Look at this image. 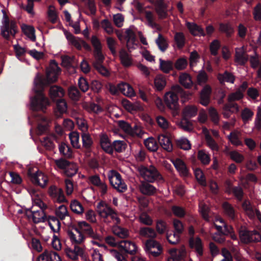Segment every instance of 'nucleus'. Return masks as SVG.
I'll list each match as a JSON object with an SVG mask.
<instances>
[{
  "label": "nucleus",
  "instance_id": "29",
  "mask_svg": "<svg viewBox=\"0 0 261 261\" xmlns=\"http://www.w3.org/2000/svg\"><path fill=\"white\" fill-rule=\"evenodd\" d=\"M160 69L165 73H169L171 71L174 69V64L170 60H164L162 59H159Z\"/></svg>",
  "mask_w": 261,
  "mask_h": 261
},
{
  "label": "nucleus",
  "instance_id": "49",
  "mask_svg": "<svg viewBox=\"0 0 261 261\" xmlns=\"http://www.w3.org/2000/svg\"><path fill=\"white\" fill-rule=\"evenodd\" d=\"M174 40L178 48H182L185 44V37L181 32H177L175 34Z\"/></svg>",
  "mask_w": 261,
  "mask_h": 261
},
{
  "label": "nucleus",
  "instance_id": "41",
  "mask_svg": "<svg viewBox=\"0 0 261 261\" xmlns=\"http://www.w3.org/2000/svg\"><path fill=\"white\" fill-rule=\"evenodd\" d=\"M57 137L55 135L51 137H46L42 141L43 145L48 150H53L55 148V145L53 143V140H57Z\"/></svg>",
  "mask_w": 261,
  "mask_h": 261
},
{
  "label": "nucleus",
  "instance_id": "25",
  "mask_svg": "<svg viewBox=\"0 0 261 261\" xmlns=\"http://www.w3.org/2000/svg\"><path fill=\"white\" fill-rule=\"evenodd\" d=\"M139 234L141 237L149 238V239H154L157 234L155 230L149 227H141L139 231Z\"/></svg>",
  "mask_w": 261,
  "mask_h": 261
},
{
  "label": "nucleus",
  "instance_id": "20",
  "mask_svg": "<svg viewBox=\"0 0 261 261\" xmlns=\"http://www.w3.org/2000/svg\"><path fill=\"white\" fill-rule=\"evenodd\" d=\"M100 145L101 148L103 151H105V152L110 154H113L112 148L111 147L112 146V143H111L110 139L106 134H102L100 135Z\"/></svg>",
  "mask_w": 261,
  "mask_h": 261
},
{
  "label": "nucleus",
  "instance_id": "45",
  "mask_svg": "<svg viewBox=\"0 0 261 261\" xmlns=\"http://www.w3.org/2000/svg\"><path fill=\"white\" fill-rule=\"evenodd\" d=\"M194 174L198 183L201 186H205L206 182L204 174L202 170L198 168H196L194 170Z\"/></svg>",
  "mask_w": 261,
  "mask_h": 261
},
{
  "label": "nucleus",
  "instance_id": "53",
  "mask_svg": "<svg viewBox=\"0 0 261 261\" xmlns=\"http://www.w3.org/2000/svg\"><path fill=\"white\" fill-rule=\"evenodd\" d=\"M69 138L70 140L71 144L73 147L80 148L81 147L79 144V134L76 132L71 133L69 135Z\"/></svg>",
  "mask_w": 261,
  "mask_h": 261
},
{
  "label": "nucleus",
  "instance_id": "59",
  "mask_svg": "<svg viewBox=\"0 0 261 261\" xmlns=\"http://www.w3.org/2000/svg\"><path fill=\"white\" fill-rule=\"evenodd\" d=\"M253 115V112L249 108H245L241 113L242 119L244 122H247L252 119Z\"/></svg>",
  "mask_w": 261,
  "mask_h": 261
},
{
  "label": "nucleus",
  "instance_id": "7",
  "mask_svg": "<svg viewBox=\"0 0 261 261\" xmlns=\"http://www.w3.org/2000/svg\"><path fill=\"white\" fill-rule=\"evenodd\" d=\"M109 179L111 186L118 192L123 193L127 190V186L123 182L121 175L118 172L113 171Z\"/></svg>",
  "mask_w": 261,
  "mask_h": 261
},
{
  "label": "nucleus",
  "instance_id": "15",
  "mask_svg": "<svg viewBox=\"0 0 261 261\" xmlns=\"http://www.w3.org/2000/svg\"><path fill=\"white\" fill-rule=\"evenodd\" d=\"M242 207L250 219H253L255 217L258 219V213L260 212L251 205L249 200H245L242 202Z\"/></svg>",
  "mask_w": 261,
  "mask_h": 261
},
{
  "label": "nucleus",
  "instance_id": "1",
  "mask_svg": "<svg viewBox=\"0 0 261 261\" xmlns=\"http://www.w3.org/2000/svg\"><path fill=\"white\" fill-rule=\"evenodd\" d=\"M66 233L71 244L74 245V248L73 249L70 248H66L65 254L70 259L77 260L79 259V256L83 257L84 249L79 245L85 242L86 236L79 231L76 224H70L66 230Z\"/></svg>",
  "mask_w": 261,
  "mask_h": 261
},
{
  "label": "nucleus",
  "instance_id": "44",
  "mask_svg": "<svg viewBox=\"0 0 261 261\" xmlns=\"http://www.w3.org/2000/svg\"><path fill=\"white\" fill-rule=\"evenodd\" d=\"M208 80L207 74L204 70H201L197 75V85L204 86Z\"/></svg>",
  "mask_w": 261,
  "mask_h": 261
},
{
  "label": "nucleus",
  "instance_id": "16",
  "mask_svg": "<svg viewBox=\"0 0 261 261\" xmlns=\"http://www.w3.org/2000/svg\"><path fill=\"white\" fill-rule=\"evenodd\" d=\"M96 211L99 215L103 218H107L109 215H111L114 212V210L103 201H100L98 203Z\"/></svg>",
  "mask_w": 261,
  "mask_h": 261
},
{
  "label": "nucleus",
  "instance_id": "57",
  "mask_svg": "<svg viewBox=\"0 0 261 261\" xmlns=\"http://www.w3.org/2000/svg\"><path fill=\"white\" fill-rule=\"evenodd\" d=\"M140 222L146 225L151 226L153 223V220L147 214L143 213L139 217Z\"/></svg>",
  "mask_w": 261,
  "mask_h": 261
},
{
  "label": "nucleus",
  "instance_id": "17",
  "mask_svg": "<svg viewBox=\"0 0 261 261\" xmlns=\"http://www.w3.org/2000/svg\"><path fill=\"white\" fill-rule=\"evenodd\" d=\"M149 183L150 182L146 180L141 182L139 186V189L142 194L146 196H152L156 193V188Z\"/></svg>",
  "mask_w": 261,
  "mask_h": 261
},
{
  "label": "nucleus",
  "instance_id": "38",
  "mask_svg": "<svg viewBox=\"0 0 261 261\" xmlns=\"http://www.w3.org/2000/svg\"><path fill=\"white\" fill-rule=\"evenodd\" d=\"M175 145L178 148L183 150H189L191 149V145L190 141L187 138H180L175 140Z\"/></svg>",
  "mask_w": 261,
  "mask_h": 261
},
{
  "label": "nucleus",
  "instance_id": "32",
  "mask_svg": "<svg viewBox=\"0 0 261 261\" xmlns=\"http://www.w3.org/2000/svg\"><path fill=\"white\" fill-rule=\"evenodd\" d=\"M111 147L113 152L115 150L117 152L120 153L125 151L127 147V144L124 141L115 140L112 143Z\"/></svg>",
  "mask_w": 261,
  "mask_h": 261
},
{
  "label": "nucleus",
  "instance_id": "61",
  "mask_svg": "<svg viewBox=\"0 0 261 261\" xmlns=\"http://www.w3.org/2000/svg\"><path fill=\"white\" fill-rule=\"evenodd\" d=\"M118 126L124 132L130 133L132 131V128L129 123L124 120H119L117 121Z\"/></svg>",
  "mask_w": 261,
  "mask_h": 261
},
{
  "label": "nucleus",
  "instance_id": "63",
  "mask_svg": "<svg viewBox=\"0 0 261 261\" xmlns=\"http://www.w3.org/2000/svg\"><path fill=\"white\" fill-rule=\"evenodd\" d=\"M78 85L80 90L83 92H86L90 87L88 81L83 77L79 78Z\"/></svg>",
  "mask_w": 261,
  "mask_h": 261
},
{
  "label": "nucleus",
  "instance_id": "51",
  "mask_svg": "<svg viewBox=\"0 0 261 261\" xmlns=\"http://www.w3.org/2000/svg\"><path fill=\"white\" fill-rule=\"evenodd\" d=\"M221 46L220 42L218 40H213L210 44V49L211 54L214 56H216L218 54V50Z\"/></svg>",
  "mask_w": 261,
  "mask_h": 261
},
{
  "label": "nucleus",
  "instance_id": "54",
  "mask_svg": "<svg viewBox=\"0 0 261 261\" xmlns=\"http://www.w3.org/2000/svg\"><path fill=\"white\" fill-rule=\"evenodd\" d=\"M94 56L95 61L93 62V66L103 64L105 57L102 53V50L94 51Z\"/></svg>",
  "mask_w": 261,
  "mask_h": 261
},
{
  "label": "nucleus",
  "instance_id": "43",
  "mask_svg": "<svg viewBox=\"0 0 261 261\" xmlns=\"http://www.w3.org/2000/svg\"><path fill=\"white\" fill-rule=\"evenodd\" d=\"M77 170V165L75 163L70 162L64 171L67 176L71 177L76 174Z\"/></svg>",
  "mask_w": 261,
  "mask_h": 261
},
{
  "label": "nucleus",
  "instance_id": "13",
  "mask_svg": "<svg viewBox=\"0 0 261 261\" xmlns=\"http://www.w3.org/2000/svg\"><path fill=\"white\" fill-rule=\"evenodd\" d=\"M212 89L210 85H205L200 92V103L204 106H207L211 99Z\"/></svg>",
  "mask_w": 261,
  "mask_h": 261
},
{
  "label": "nucleus",
  "instance_id": "21",
  "mask_svg": "<svg viewBox=\"0 0 261 261\" xmlns=\"http://www.w3.org/2000/svg\"><path fill=\"white\" fill-rule=\"evenodd\" d=\"M119 247L122 248L125 252L131 255H134L137 249L136 244L129 241L122 240L119 243Z\"/></svg>",
  "mask_w": 261,
  "mask_h": 261
},
{
  "label": "nucleus",
  "instance_id": "64",
  "mask_svg": "<svg viewBox=\"0 0 261 261\" xmlns=\"http://www.w3.org/2000/svg\"><path fill=\"white\" fill-rule=\"evenodd\" d=\"M167 239L170 244L175 245L178 243L180 240V235L177 234L176 232L170 234L167 233Z\"/></svg>",
  "mask_w": 261,
  "mask_h": 261
},
{
  "label": "nucleus",
  "instance_id": "6",
  "mask_svg": "<svg viewBox=\"0 0 261 261\" xmlns=\"http://www.w3.org/2000/svg\"><path fill=\"white\" fill-rule=\"evenodd\" d=\"M145 250L150 257L160 256L163 251L161 244L154 239H148L145 242Z\"/></svg>",
  "mask_w": 261,
  "mask_h": 261
},
{
  "label": "nucleus",
  "instance_id": "10",
  "mask_svg": "<svg viewBox=\"0 0 261 261\" xmlns=\"http://www.w3.org/2000/svg\"><path fill=\"white\" fill-rule=\"evenodd\" d=\"M189 247L194 249L198 257H201L203 255V244L199 237L190 238L189 240Z\"/></svg>",
  "mask_w": 261,
  "mask_h": 261
},
{
  "label": "nucleus",
  "instance_id": "12",
  "mask_svg": "<svg viewBox=\"0 0 261 261\" xmlns=\"http://www.w3.org/2000/svg\"><path fill=\"white\" fill-rule=\"evenodd\" d=\"M30 176L32 182L34 185L41 188H44L48 182L47 177L39 171H37L35 173L30 174Z\"/></svg>",
  "mask_w": 261,
  "mask_h": 261
},
{
  "label": "nucleus",
  "instance_id": "52",
  "mask_svg": "<svg viewBox=\"0 0 261 261\" xmlns=\"http://www.w3.org/2000/svg\"><path fill=\"white\" fill-rule=\"evenodd\" d=\"M244 97L243 91L240 89H238L236 92L230 93L228 96V101L232 102L235 100H239Z\"/></svg>",
  "mask_w": 261,
  "mask_h": 261
},
{
  "label": "nucleus",
  "instance_id": "35",
  "mask_svg": "<svg viewBox=\"0 0 261 261\" xmlns=\"http://www.w3.org/2000/svg\"><path fill=\"white\" fill-rule=\"evenodd\" d=\"M197 109L194 106H186L183 110V117L187 119L193 117L197 115Z\"/></svg>",
  "mask_w": 261,
  "mask_h": 261
},
{
  "label": "nucleus",
  "instance_id": "58",
  "mask_svg": "<svg viewBox=\"0 0 261 261\" xmlns=\"http://www.w3.org/2000/svg\"><path fill=\"white\" fill-rule=\"evenodd\" d=\"M223 110L228 111L230 112L231 113H233L239 111V106L237 103L233 101H228V103L224 105Z\"/></svg>",
  "mask_w": 261,
  "mask_h": 261
},
{
  "label": "nucleus",
  "instance_id": "18",
  "mask_svg": "<svg viewBox=\"0 0 261 261\" xmlns=\"http://www.w3.org/2000/svg\"><path fill=\"white\" fill-rule=\"evenodd\" d=\"M223 213L230 220L235 221L237 218V214L233 206L229 202H224L222 205Z\"/></svg>",
  "mask_w": 261,
  "mask_h": 261
},
{
  "label": "nucleus",
  "instance_id": "36",
  "mask_svg": "<svg viewBox=\"0 0 261 261\" xmlns=\"http://www.w3.org/2000/svg\"><path fill=\"white\" fill-rule=\"evenodd\" d=\"M66 37L70 44L75 46L77 49L81 50L82 49V39L75 37L70 33L67 34Z\"/></svg>",
  "mask_w": 261,
  "mask_h": 261
},
{
  "label": "nucleus",
  "instance_id": "47",
  "mask_svg": "<svg viewBox=\"0 0 261 261\" xmlns=\"http://www.w3.org/2000/svg\"><path fill=\"white\" fill-rule=\"evenodd\" d=\"M155 43L162 52H164L168 46L166 40L161 34H159L158 37L155 40Z\"/></svg>",
  "mask_w": 261,
  "mask_h": 261
},
{
  "label": "nucleus",
  "instance_id": "4",
  "mask_svg": "<svg viewBox=\"0 0 261 261\" xmlns=\"http://www.w3.org/2000/svg\"><path fill=\"white\" fill-rule=\"evenodd\" d=\"M138 171L144 180L148 182H153L155 181H164L162 175L157 169L153 166H150L149 167L140 166L138 167Z\"/></svg>",
  "mask_w": 261,
  "mask_h": 261
},
{
  "label": "nucleus",
  "instance_id": "23",
  "mask_svg": "<svg viewBox=\"0 0 261 261\" xmlns=\"http://www.w3.org/2000/svg\"><path fill=\"white\" fill-rule=\"evenodd\" d=\"M217 77L221 84H223L225 82L233 84L236 80L235 76L227 70L223 73H218Z\"/></svg>",
  "mask_w": 261,
  "mask_h": 261
},
{
  "label": "nucleus",
  "instance_id": "60",
  "mask_svg": "<svg viewBox=\"0 0 261 261\" xmlns=\"http://www.w3.org/2000/svg\"><path fill=\"white\" fill-rule=\"evenodd\" d=\"M173 214L179 218H183L186 215L185 210L179 206L173 205L171 208Z\"/></svg>",
  "mask_w": 261,
  "mask_h": 261
},
{
  "label": "nucleus",
  "instance_id": "55",
  "mask_svg": "<svg viewBox=\"0 0 261 261\" xmlns=\"http://www.w3.org/2000/svg\"><path fill=\"white\" fill-rule=\"evenodd\" d=\"M83 146L86 149H90L93 144L91 136L87 134H83L82 136Z\"/></svg>",
  "mask_w": 261,
  "mask_h": 261
},
{
  "label": "nucleus",
  "instance_id": "9",
  "mask_svg": "<svg viewBox=\"0 0 261 261\" xmlns=\"http://www.w3.org/2000/svg\"><path fill=\"white\" fill-rule=\"evenodd\" d=\"M61 71V68L59 67L57 62L54 60H51L50 62L49 68L46 72V79L50 83H54L57 80L59 73Z\"/></svg>",
  "mask_w": 261,
  "mask_h": 261
},
{
  "label": "nucleus",
  "instance_id": "37",
  "mask_svg": "<svg viewBox=\"0 0 261 261\" xmlns=\"http://www.w3.org/2000/svg\"><path fill=\"white\" fill-rule=\"evenodd\" d=\"M49 94L52 98L57 97H61L64 94V91L62 88L58 86H54L49 89Z\"/></svg>",
  "mask_w": 261,
  "mask_h": 261
},
{
  "label": "nucleus",
  "instance_id": "14",
  "mask_svg": "<svg viewBox=\"0 0 261 261\" xmlns=\"http://www.w3.org/2000/svg\"><path fill=\"white\" fill-rule=\"evenodd\" d=\"M42 261H62L59 255L51 249H45L38 257Z\"/></svg>",
  "mask_w": 261,
  "mask_h": 261
},
{
  "label": "nucleus",
  "instance_id": "42",
  "mask_svg": "<svg viewBox=\"0 0 261 261\" xmlns=\"http://www.w3.org/2000/svg\"><path fill=\"white\" fill-rule=\"evenodd\" d=\"M70 208L73 212L77 214H81L84 211L82 204L76 200H74L71 201Z\"/></svg>",
  "mask_w": 261,
  "mask_h": 261
},
{
  "label": "nucleus",
  "instance_id": "50",
  "mask_svg": "<svg viewBox=\"0 0 261 261\" xmlns=\"http://www.w3.org/2000/svg\"><path fill=\"white\" fill-rule=\"evenodd\" d=\"M114 233L118 237L124 239L128 236L129 233L127 229L118 226L113 230Z\"/></svg>",
  "mask_w": 261,
  "mask_h": 261
},
{
  "label": "nucleus",
  "instance_id": "26",
  "mask_svg": "<svg viewBox=\"0 0 261 261\" xmlns=\"http://www.w3.org/2000/svg\"><path fill=\"white\" fill-rule=\"evenodd\" d=\"M173 164L175 168L181 176L184 177H187L189 176V169L186 164L182 161L181 160H178Z\"/></svg>",
  "mask_w": 261,
  "mask_h": 261
},
{
  "label": "nucleus",
  "instance_id": "8",
  "mask_svg": "<svg viewBox=\"0 0 261 261\" xmlns=\"http://www.w3.org/2000/svg\"><path fill=\"white\" fill-rule=\"evenodd\" d=\"M76 225V228L82 234L94 239H98L99 236L95 233L91 225L85 221H79Z\"/></svg>",
  "mask_w": 261,
  "mask_h": 261
},
{
  "label": "nucleus",
  "instance_id": "56",
  "mask_svg": "<svg viewBox=\"0 0 261 261\" xmlns=\"http://www.w3.org/2000/svg\"><path fill=\"white\" fill-rule=\"evenodd\" d=\"M231 193L239 201L243 200L244 193L242 188L240 186L234 187Z\"/></svg>",
  "mask_w": 261,
  "mask_h": 261
},
{
  "label": "nucleus",
  "instance_id": "30",
  "mask_svg": "<svg viewBox=\"0 0 261 261\" xmlns=\"http://www.w3.org/2000/svg\"><path fill=\"white\" fill-rule=\"evenodd\" d=\"M167 84L165 77L162 74L157 75L154 80V85L157 91H162Z\"/></svg>",
  "mask_w": 261,
  "mask_h": 261
},
{
  "label": "nucleus",
  "instance_id": "22",
  "mask_svg": "<svg viewBox=\"0 0 261 261\" xmlns=\"http://www.w3.org/2000/svg\"><path fill=\"white\" fill-rule=\"evenodd\" d=\"M158 142L161 146L166 151L171 152L173 148L171 139L167 136L161 134L158 136Z\"/></svg>",
  "mask_w": 261,
  "mask_h": 261
},
{
  "label": "nucleus",
  "instance_id": "34",
  "mask_svg": "<svg viewBox=\"0 0 261 261\" xmlns=\"http://www.w3.org/2000/svg\"><path fill=\"white\" fill-rule=\"evenodd\" d=\"M144 145L148 150L152 152L156 151L159 147L156 140L150 137L144 141Z\"/></svg>",
  "mask_w": 261,
  "mask_h": 261
},
{
  "label": "nucleus",
  "instance_id": "19",
  "mask_svg": "<svg viewBox=\"0 0 261 261\" xmlns=\"http://www.w3.org/2000/svg\"><path fill=\"white\" fill-rule=\"evenodd\" d=\"M168 5L164 2V0H158L155 4V11L160 19L166 18L168 16L167 13Z\"/></svg>",
  "mask_w": 261,
  "mask_h": 261
},
{
  "label": "nucleus",
  "instance_id": "40",
  "mask_svg": "<svg viewBox=\"0 0 261 261\" xmlns=\"http://www.w3.org/2000/svg\"><path fill=\"white\" fill-rule=\"evenodd\" d=\"M239 133L237 131L231 132L228 136V139L231 143L235 146H240L242 145V142L239 139Z\"/></svg>",
  "mask_w": 261,
  "mask_h": 261
},
{
  "label": "nucleus",
  "instance_id": "39",
  "mask_svg": "<svg viewBox=\"0 0 261 261\" xmlns=\"http://www.w3.org/2000/svg\"><path fill=\"white\" fill-rule=\"evenodd\" d=\"M235 61L240 65H244L248 61V57L243 51H236L235 54Z\"/></svg>",
  "mask_w": 261,
  "mask_h": 261
},
{
  "label": "nucleus",
  "instance_id": "48",
  "mask_svg": "<svg viewBox=\"0 0 261 261\" xmlns=\"http://www.w3.org/2000/svg\"><path fill=\"white\" fill-rule=\"evenodd\" d=\"M68 95L72 100L77 101L81 97V93L76 87L72 86L68 89Z\"/></svg>",
  "mask_w": 261,
  "mask_h": 261
},
{
  "label": "nucleus",
  "instance_id": "28",
  "mask_svg": "<svg viewBox=\"0 0 261 261\" xmlns=\"http://www.w3.org/2000/svg\"><path fill=\"white\" fill-rule=\"evenodd\" d=\"M180 84L185 88L190 89L194 85L191 76L188 73H182L179 77Z\"/></svg>",
  "mask_w": 261,
  "mask_h": 261
},
{
  "label": "nucleus",
  "instance_id": "27",
  "mask_svg": "<svg viewBox=\"0 0 261 261\" xmlns=\"http://www.w3.org/2000/svg\"><path fill=\"white\" fill-rule=\"evenodd\" d=\"M119 58L122 65L128 67L132 65V60L127 52L123 48L119 51Z\"/></svg>",
  "mask_w": 261,
  "mask_h": 261
},
{
  "label": "nucleus",
  "instance_id": "2",
  "mask_svg": "<svg viewBox=\"0 0 261 261\" xmlns=\"http://www.w3.org/2000/svg\"><path fill=\"white\" fill-rule=\"evenodd\" d=\"M34 92L35 95L31 98V106L34 111H44L49 105L48 98L43 93L44 82L43 79L37 76L35 79Z\"/></svg>",
  "mask_w": 261,
  "mask_h": 261
},
{
  "label": "nucleus",
  "instance_id": "24",
  "mask_svg": "<svg viewBox=\"0 0 261 261\" xmlns=\"http://www.w3.org/2000/svg\"><path fill=\"white\" fill-rule=\"evenodd\" d=\"M187 27L189 30L191 34L194 36H205L203 29L195 23L188 22L187 23Z\"/></svg>",
  "mask_w": 261,
  "mask_h": 261
},
{
  "label": "nucleus",
  "instance_id": "5",
  "mask_svg": "<svg viewBox=\"0 0 261 261\" xmlns=\"http://www.w3.org/2000/svg\"><path fill=\"white\" fill-rule=\"evenodd\" d=\"M182 88L178 85L172 87L171 91L167 92L164 96V100L167 107L171 110H176L178 106V94H181Z\"/></svg>",
  "mask_w": 261,
  "mask_h": 261
},
{
  "label": "nucleus",
  "instance_id": "46",
  "mask_svg": "<svg viewBox=\"0 0 261 261\" xmlns=\"http://www.w3.org/2000/svg\"><path fill=\"white\" fill-rule=\"evenodd\" d=\"M198 159L203 165H208L211 161L210 155L203 150H199L198 152Z\"/></svg>",
  "mask_w": 261,
  "mask_h": 261
},
{
  "label": "nucleus",
  "instance_id": "11",
  "mask_svg": "<svg viewBox=\"0 0 261 261\" xmlns=\"http://www.w3.org/2000/svg\"><path fill=\"white\" fill-rule=\"evenodd\" d=\"M48 193L50 196L55 199L58 203L67 202L63 190L61 188H59L55 186H51L48 189Z\"/></svg>",
  "mask_w": 261,
  "mask_h": 261
},
{
  "label": "nucleus",
  "instance_id": "3",
  "mask_svg": "<svg viewBox=\"0 0 261 261\" xmlns=\"http://www.w3.org/2000/svg\"><path fill=\"white\" fill-rule=\"evenodd\" d=\"M239 234L241 242L244 244H248L261 241V231L257 229L250 230L241 227L239 230Z\"/></svg>",
  "mask_w": 261,
  "mask_h": 261
},
{
  "label": "nucleus",
  "instance_id": "33",
  "mask_svg": "<svg viewBox=\"0 0 261 261\" xmlns=\"http://www.w3.org/2000/svg\"><path fill=\"white\" fill-rule=\"evenodd\" d=\"M21 29L23 33L27 36L33 42L36 41L35 30L34 27L24 24L21 27Z\"/></svg>",
  "mask_w": 261,
  "mask_h": 261
},
{
  "label": "nucleus",
  "instance_id": "62",
  "mask_svg": "<svg viewBox=\"0 0 261 261\" xmlns=\"http://www.w3.org/2000/svg\"><path fill=\"white\" fill-rule=\"evenodd\" d=\"M252 14L253 18L256 21L261 20V3H258L254 7Z\"/></svg>",
  "mask_w": 261,
  "mask_h": 261
},
{
  "label": "nucleus",
  "instance_id": "31",
  "mask_svg": "<svg viewBox=\"0 0 261 261\" xmlns=\"http://www.w3.org/2000/svg\"><path fill=\"white\" fill-rule=\"evenodd\" d=\"M219 30L221 33H224L228 38L230 37L234 33V29L229 23H220Z\"/></svg>",
  "mask_w": 261,
  "mask_h": 261
}]
</instances>
